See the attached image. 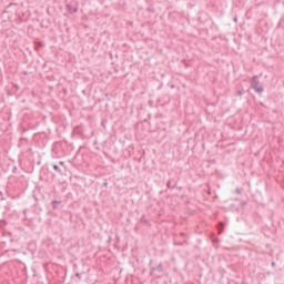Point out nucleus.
Instances as JSON below:
<instances>
[{
	"instance_id": "obj_3",
	"label": "nucleus",
	"mask_w": 284,
	"mask_h": 284,
	"mask_svg": "<svg viewBox=\"0 0 284 284\" xmlns=\"http://www.w3.org/2000/svg\"><path fill=\"white\" fill-rule=\"evenodd\" d=\"M251 88L257 92V94H261L263 92V87H258V75H253L251 79Z\"/></svg>"
},
{
	"instance_id": "obj_4",
	"label": "nucleus",
	"mask_w": 284,
	"mask_h": 284,
	"mask_svg": "<svg viewBox=\"0 0 284 284\" xmlns=\"http://www.w3.org/2000/svg\"><path fill=\"white\" fill-rule=\"evenodd\" d=\"M166 187L169 190H174V187H176V179L174 178L169 179V181L166 182Z\"/></svg>"
},
{
	"instance_id": "obj_1",
	"label": "nucleus",
	"mask_w": 284,
	"mask_h": 284,
	"mask_svg": "<svg viewBox=\"0 0 284 284\" xmlns=\"http://www.w3.org/2000/svg\"><path fill=\"white\" fill-rule=\"evenodd\" d=\"M163 263H159L155 266H150V274L151 276H154L155 278H161L163 276Z\"/></svg>"
},
{
	"instance_id": "obj_5",
	"label": "nucleus",
	"mask_w": 284,
	"mask_h": 284,
	"mask_svg": "<svg viewBox=\"0 0 284 284\" xmlns=\"http://www.w3.org/2000/svg\"><path fill=\"white\" fill-rule=\"evenodd\" d=\"M62 203H63L62 201L52 200V201H51V207H52V210H59V207H61V204H62Z\"/></svg>"
},
{
	"instance_id": "obj_6",
	"label": "nucleus",
	"mask_w": 284,
	"mask_h": 284,
	"mask_svg": "<svg viewBox=\"0 0 284 284\" xmlns=\"http://www.w3.org/2000/svg\"><path fill=\"white\" fill-rule=\"evenodd\" d=\"M140 225H149L150 221H148V217L145 216V214H143L139 221Z\"/></svg>"
},
{
	"instance_id": "obj_15",
	"label": "nucleus",
	"mask_w": 284,
	"mask_h": 284,
	"mask_svg": "<svg viewBox=\"0 0 284 284\" xmlns=\"http://www.w3.org/2000/svg\"><path fill=\"white\" fill-rule=\"evenodd\" d=\"M75 278H78V281H81V273H75Z\"/></svg>"
},
{
	"instance_id": "obj_11",
	"label": "nucleus",
	"mask_w": 284,
	"mask_h": 284,
	"mask_svg": "<svg viewBox=\"0 0 284 284\" xmlns=\"http://www.w3.org/2000/svg\"><path fill=\"white\" fill-rule=\"evenodd\" d=\"M235 193L236 194H243V189H241V187L235 189Z\"/></svg>"
},
{
	"instance_id": "obj_17",
	"label": "nucleus",
	"mask_w": 284,
	"mask_h": 284,
	"mask_svg": "<svg viewBox=\"0 0 284 284\" xmlns=\"http://www.w3.org/2000/svg\"><path fill=\"white\" fill-rule=\"evenodd\" d=\"M0 201H6V197H3V193L0 192Z\"/></svg>"
},
{
	"instance_id": "obj_27",
	"label": "nucleus",
	"mask_w": 284,
	"mask_h": 284,
	"mask_svg": "<svg viewBox=\"0 0 284 284\" xmlns=\"http://www.w3.org/2000/svg\"><path fill=\"white\" fill-rule=\"evenodd\" d=\"M14 88L19 89V85L14 84Z\"/></svg>"
},
{
	"instance_id": "obj_23",
	"label": "nucleus",
	"mask_w": 284,
	"mask_h": 284,
	"mask_svg": "<svg viewBox=\"0 0 284 284\" xmlns=\"http://www.w3.org/2000/svg\"><path fill=\"white\" fill-rule=\"evenodd\" d=\"M23 75H24V77H28V71H23Z\"/></svg>"
},
{
	"instance_id": "obj_26",
	"label": "nucleus",
	"mask_w": 284,
	"mask_h": 284,
	"mask_svg": "<svg viewBox=\"0 0 284 284\" xmlns=\"http://www.w3.org/2000/svg\"><path fill=\"white\" fill-rule=\"evenodd\" d=\"M103 185H104V187H108V182H104Z\"/></svg>"
},
{
	"instance_id": "obj_9",
	"label": "nucleus",
	"mask_w": 284,
	"mask_h": 284,
	"mask_svg": "<svg viewBox=\"0 0 284 284\" xmlns=\"http://www.w3.org/2000/svg\"><path fill=\"white\" fill-rule=\"evenodd\" d=\"M4 210H6V212H10V210H11L10 202H7V203H6Z\"/></svg>"
},
{
	"instance_id": "obj_10",
	"label": "nucleus",
	"mask_w": 284,
	"mask_h": 284,
	"mask_svg": "<svg viewBox=\"0 0 284 284\" xmlns=\"http://www.w3.org/2000/svg\"><path fill=\"white\" fill-rule=\"evenodd\" d=\"M8 225V222L6 220L0 221V227H6Z\"/></svg>"
},
{
	"instance_id": "obj_8",
	"label": "nucleus",
	"mask_w": 284,
	"mask_h": 284,
	"mask_svg": "<svg viewBox=\"0 0 284 284\" xmlns=\"http://www.w3.org/2000/svg\"><path fill=\"white\" fill-rule=\"evenodd\" d=\"M53 170L60 175H63V170L58 164H53Z\"/></svg>"
},
{
	"instance_id": "obj_2",
	"label": "nucleus",
	"mask_w": 284,
	"mask_h": 284,
	"mask_svg": "<svg viewBox=\"0 0 284 284\" xmlns=\"http://www.w3.org/2000/svg\"><path fill=\"white\" fill-rule=\"evenodd\" d=\"M67 10L69 14H77L79 12V2L77 1H71L67 3Z\"/></svg>"
},
{
	"instance_id": "obj_7",
	"label": "nucleus",
	"mask_w": 284,
	"mask_h": 284,
	"mask_svg": "<svg viewBox=\"0 0 284 284\" xmlns=\"http://www.w3.org/2000/svg\"><path fill=\"white\" fill-rule=\"evenodd\" d=\"M224 231H225V223L224 222H220L217 224V232H219V234H223Z\"/></svg>"
},
{
	"instance_id": "obj_20",
	"label": "nucleus",
	"mask_w": 284,
	"mask_h": 284,
	"mask_svg": "<svg viewBox=\"0 0 284 284\" xmlns=\"http://www.w3.org/2000/svg\"><path fill=\"white\" fill-rule=\"evenodd\" d=\"M233 21H234V23H239V18L235 17V18L233 19Z\"/></svg>"
},
{
	"instance_id": "obj_24",
	"label": "nucleus",
	"mask_w": 284,
	"mask_h": 284,
	"mask_svg": "<svg viewBox=\"0 0 284 284\" xmlns=\"http://www.w3.org/2000/svg\"><path fill=\"white\" fill-rule=\"evenodd\" d=\"M176 189L181 191V190H183V186H176Z\"/></svg>"
},
{
	"instance_id": "obj_28",
	"label": "nucleus",
	"mask_w": 284,
	"mask_h": 284,
	"mask_svg": "<svg viewBox=\"0 0 284 284\" xmlns=\"http://www.w3.org/2000/svg\"><path fill=\"white\" fill-rule=\"evenodd\" d=\"M84 28H88V24H84Z\"/></svg>"
},
{
	"instance_id": "obj_25",
	"label": "nucleus",
	"mask_w": 284,
	"mask_h": 284,
	"mask_svg": "<svg viewBox=\"0 0 284 284\" xmlns=\"http://www.w3.org/2000/svg\"><path fill=\"white\" fill-rule=\"evenodd\" d=\"M180 236H187V234H185V233H181V234H180Z\"/></svg>"
},
{
	"instance_id": "obj_12",
	"label": "nucleus",
	"mask_w": 284,
	"mask_h": 284,
	"mask_svg": "<svg viewBox=\"0 0 284 284\" xmlns=\"http://www.w3.org/2000/svg\"><path fill=\"white\" fill-rule=\"evenodd\" d=\"M243 94H245V90H239V91H237V95H239V97H243Z\"/></svg>"
},
{
	"instance_id": "obj_16",
	"label": "nucleus",
	"mask_w": 284,
	"mask_h": 284,
	"mask_svg": "<svg viewBox=\"0 0 284 284\" xmlns=\"http://www.w3.org/2000/svg\"><path fill=\"white\" fill-rule=\"evenodd\" d=\"M241 205H242V207H245V205H247V201H242Z\"/></svg>"
},
{
	"instance_id": "obj_14",
	"label": "nucleus",
	"mask_w": 284,
	"mask_h": 284,
	"mask_svg": "<svg viewBox=\"0 0 284 284\" xmlns=\"http://www.w3.org/2000/svg\"><path fill=\"white\" fill-rule=\"evenodd\" d=\"M187 244V240H185L184 242H178L176 245H185Z\"/></svg>"
},
{
	"instance_id": "obj_19",
	"label": "nucleus",
	"mask_w": 284,
	"mask_h": 284,
	"mask_svg": "<svg viewBox=\"0 0 284 284\" xmlns=\"http://www.w3.org/2000/svg\"><path fill=\"white\" fill-rule=\"evenodd\" d=\"M105 145H108V141L102 142V146L105 148Z\"/></svg>"
},
{
	"instance_id": "obj_21",
	"label": "nucleus",
	"mask_w": 284,
	"mask_h": 284,
	"mask_svg": "<svg viewBox=\"0 0 284 284\" xmlns=\"http://www.w3.org/2000/svg\"><path fill=\"white\" fill-rule=\"evenodd\" d=\"M272 267H276V262L271 263Z\"/></svg>"
},
{
	"instance_id": "obj_18",
	"label": "nucleus",
	"mask_w": 284,
	"mask_h": 284,
	"mask_svg": "<svg viewBox=\"0 0 284 284\" xmlns=\"http://www.w3.org/2000/svg\"><path fill=\"white\" fill-rule=\"evenodd\" d=\"M17 170H18L17 166H13L12 173H13V174H17Z\"/></svg>"
},
{
	"instance_id": "obj_13",
	"label": "nucleus",
	"mask_w": 284,
	"mask_h": 284,
	"mask_svg": "<svg viewBox=\"0 0 284 284\" xmlns=\"http://www.w3.org/2000/svg\"><path fill=\"white\" fill-rule=\"evenodd\" d=\"M51 152L55 153V156H57V145L55 144L52 145Z\"/></svg>"
},
{
	"instance_id": "obj_22",
	"label": "nucleus",
	"mask_w": 284,
	"mask_h": 284,
	"mask_svg": "<svg viewBox=\"0 0 284 284\" xmlns=\"http://www.w3.org/2000/svg\"><path fill=\"white\" fill-rule=\"evenodd\" d=\"M59 165H65V162L60 161V162H59Z\"/></svg>"
}]
</instances>
